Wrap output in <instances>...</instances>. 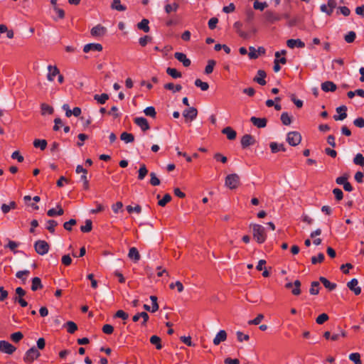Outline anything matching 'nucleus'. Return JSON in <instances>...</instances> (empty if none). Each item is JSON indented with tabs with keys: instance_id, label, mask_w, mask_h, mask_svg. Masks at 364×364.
Listing matches in <instances>:
<instances>
[{
	"instance_id": "23",
	"label": "nucleus",
	"mask_w": 364,
	"mask_h": 364,
	"mask_svg": "<svg viewBox=\"0 0 364 364\" xmlns=\"http://www.w3.org/2000/svg\"><path fill=\"white\" fill-rule=\"evenodd\" d=\"M271 151L273 154L277 153L279 151H285L286 149L283 144H277L276 142H271L269 144Z\"/></svg>"
},
{
	"instance_id": "16",
	"label": "nucleus",
	"mask_w": 364,
	"mask_h": 364,
	"mask_svg": "<svg viewBox=\"0 0 364 364\" xmlns=\"http://www.w3.org/2000/svg\"><path fill=\"white\" fill-rule=\"evenodd\" d=\"M267 76V74L265 73L264 70H259L257 71V75L255 76L254 78H253V81L254 82H256L257 83H258L259 85H266L267 82L266 80H264V78L266 77Z\"/></svg>"
},
{
	"instance_id": "49",
	"label": "nucleus",
	"mask_w": 364,
	"mask_h": 364,
	"mask_svg": "<svg viewBox=\"0 0 364 364\" xmlns=\"http://www.w3.org/2000/svg\"><path fill=\"white\" fill-rule=\"evenodd\" d=\"M236 336L237 341L239 342L248 341L250 340V336L247 334H245L241 331H237Z\"/></svg>"
},
{
	"instance_id": "15",
	"label": "nucleus",
	"mask_w": 364,
	"mask_h": 364,
	"mask_svg": "<svg viewBox=\"0 0 364 364\" xmlns=\"http://www.w3.org/2000/svg\"><path fill=\"white\" fill-rule=\"evenodd\" d=\"M198 114V110L196 108L192 107H190L188 109H186L183 112V116L187 119H190L191 121L193 120Z\"/></svg>"
},
{
	"instance_id": "59",
	"label": "nucleus",
	"mask_w": 364,
	"mask_h": 364,
	"mask_svg": "<svg viewBox=\"0 0 364 364\" xmlns=\"http://www.w3.org/2000/svg\"><path fill=\"white\" fill-rule=\"evenodd\" d=\"M213 157L216 161H220L223 164H225L228 161L227 157L220 153H215Z\"/></svg>"
},
{
	"instance_id": "63",
	"label": "nucleus",
	"mask_w": 364,
	"mask_h": 364,
	"mask_svg": "<svg viewBox=\"0 0 364 364\" xmlns=\"http://www.w3.org/2000/svg\"><path fill=\"white\" fill-rule=\"evenodd\" d=\"M102 331L106 334H111L114 331V328L112 325L105 324L102 327Z\"/></svg>"
},
{
	"instance_id": "32",
	"label": "nucleus",
	"mask_w": 364,
	"mask_h": 364,
	"mask_svg": "<svg viewBox=\"0 0 364 364\" xmlns=\"http://www.w3.org/2000/svg\"><path fill=\"white\" fill-rule=\"evenodd\" d=\"M148 173V169L145 164H141L138 171V179L141 181L143 180Z\"/></svg>"
},
{
	"instance_id": "24",
	"label": "nucleus",
	"mask_w": 364,
	"mask_h": 364,
	"mask_svg": "<svg viewBox=\"0 0 364 364\" xmlns=\"http://www.w3.org/2000/svg\"><path fill=\"white\" fill-rule=\"evenodd\" d=\"M319 281L323 284V286L330 291H332L336 288L335 283H331L326 277H320Z\"/></svg>"
},
{
	"instance_id": "43",
	"label": "nucleus",
	"mask_w": 364,
	"mask_h": 364,
	"mask_svg": "<svg viewBox=\"0 0 364 364\" xmlns=\"http://www.w3.org/2000/svg\"><path fill=\"white\" fill-rule=\"evenodd\" d=\"M166 73L173 78H178L181 77V73L175 68H168Z\"/></svg>"
},
{
	"instance_id": "52",
	"label": "nucleus",
	"mask_w": 364,
	"mask_h": 364,
	"mask_svg": "<svg viewBox=\"0 0 364 364\" xmlns=\"http://www.w3.org/2000/svg\"><path fill=\"white\" fill-rule=\"evenodd\" d=\"M356 37V34L354 31H350L348 34H346L344 37L345 41L348 43H353Z\"/></svg>"
},
{
	"instance_id": "31",
	"label": "nucleus",
	"mask_w": 364,
	"mask_h": 364,
	"mask_svg": "<svg viewBox=\"0 0 364 364\" xmlns=\"http://www.w3.org/2000/svg\"><path fill=\"white\" fill-rule=\"evenodd\" d=\"M120 139L125 143H131L134 141V135L127 132H122L120 135Z\"/></svg>"
},
{
	"instance_id": "28",
	"label": "nucleus",
	"mask_w": 364,
	"mask_h": 364,
	"mask_svg": "<svg viewBox=\"0 0 364 364\" xmlns=\"http://www.w3.org/2000/svg\"><path fill=\"white\" fill-rule=\"evenodd\" d=\"M320 284L319 282L314 281L311 283V288L309 289V293L311 295H317L319 293L320 290Z\"/></svg>"
},
{
	"instance_id": "7",
	"label": "nucleus",
	"mask_w": 364,
	"mask_h": 364,
	"mask_svg": "<svg viewBox=\"0 0 364 364\" xmlns=\"http://www.w3.org/2000/svg\"><path fill=\"white\" fill-rule=\"evenodd\" d=\"M134 122L141 129L143 132H146L150 129L149 122L144 117H136L134 118Z\"/></svg>"
},
{
	"instance_id": "17",
	"label": "nucleus",
	"mask_w": 364,
	"mask_h": 364,
	"mask_svg": "<svg viewBox=\"0 0 364 364\" xmlns=\"http://www.w3.org/2000/svg\"><path fill=\"white\" fill-rule=\"evenodd\" d=\"M91 50L100 52L102 50V46L100 43H88L84 46L83 51L88 53Z\"/></svg>"
},
{
	"instance_id": "34",
	"label": "nucleus",
	"mask_w": 364,
	"mask_h": 364,
	"mask_svg": "<svg viewBox=\"0 0 364 364\" xmlns=\"http://www.w3.org/2000/svg\"><path fill=\"white\" fill-rule=\"evenodd\" d=\"M94 99L97 101V102L100 105H103L106 102V101L109 99V95L106 93H103L102 95H95L94 96Z\"/></svg>"
},
{
	"instance_id": "64",
	"label": "nucleus",
	"mask_w": 364,
	"mask_h": 364,
	"mask_svg": "<svg viewBox=\"0 0 364 364\" xmlns=\"http://www.w3.org/2000/svg\"><path fill=\"white\" fill-rule=\"evenodd\" d=\"M355 126L363 128L364 127V119L363 117H358L353 121Z\"/></svg>"
},
{
	"instance_id": "8",
	"label": "nucleus",
	"mask_w": 364,
	"mask_h": 364,
	"mask_svg": "<svg viewBox=\"0 0 364 364\" xmlns=\"http://www.w3.org/2000/svg\"><path fill=\"white\" fill-rule=\"evenodd\" d=\"M174 57L179 62L182 63L184 67H189L191 65V60L188 58L184 53L176 52L174 53Z\"/></svg>"
},
{
	"instance_id": "6",
	"label": "nucleus",
	"mask_w": 364,
	"mask_h": 364,
	"mask_svg": "<svg viewBox=\"0 0 364 364\" xmlns=\"http://www.w3.org/2000/svg\"><path fill=\"white\" fill-rule=\"evenodd\" d=\"M16 350V347L11 345L10 343L6 341H0V350L1 352L12 354Z\"/></svg>"
},
{
	"instance_id": "57",
	"label": "nucleus",
	"mask_w": 364,
	"mask_h": 364,
	"mask_svg": "<svg viewBox=\"0 0 364 364\" xmlns=\"http://www.w3.org/2000/svg\"><path fill=\"white\" fill-rule=\"evenodd\" d=\"M264 315L262 314H259L253 320H250L248 321V324L250 325H258L263 320Z\"/></svg>"
},
{
	"instance_id": "46",
	"label": "nucleus",
	"mask_w": 364,
	"mask_h": 364,
	"mask_svg": "<svg viewBox=\"0 0 364 364\" xmlns=\"http://www.w3.org/2000/svg\"><path fill=\"white\" fill-rule=\"evenodd\" d=\"M144 113L149 117L152 118H155L156 116V112L155 108L154 107H148L144 110Z\"/></svg>"
},
{
	"instance_id": "1",
	"label": "nucleus",
	"mask_w": 364,
	"mask_h": 364,
	"mask_svg": "<svg viewBox=\"0 0 364 364\" xmlns=\"http://www.w3.org/2000/svg\"><path fill=\"white\" fill-rule=\"evenodd\" d=\"M253 238L259 244L264 242L267 239V234L264 228L259 224H251Z\"/></svg>"
},
{
	"instance_id": "12",
	"label": "nucleus",
	"mask_w": 364,
	"mask_h": 364,
	"mask_svg": "<svg viewBox=\"0 0 364 364\" xmlns=\"http://www.w3.org/2000/svg\"><path fill=\"white\" fill-rule=\"evenodd\" d=\"M358 282L356 279H353L347 283V287L350 290L354 292L355 295L361 293V288L358 286Z\"/></svg>"
},
{
	"instance_id": "42",
	"label": "nucleus",
	"mask_w": 364,
	"mask_h": 364,
	"mask_svg": "<svg viewBox=\"0 0 364 364\" xmlns=\"http://www.w3.org/2000/svg\"><path fill=\"white\" fill-rule=\"evenodd\" d=\"M65 326H67L68 332L70 333H74L77 329V326L73 321H68Z\"/></svg>"
},
{
	"instance_id": "29",
	"label": "nucleus",
	"mask_w": 364,
	"mask_h": 364,
	"mask_svg": "<svg viewBox=\"0 0 364 364\" xmlns=\"http://www.w3.org/2000/svg\"><path fill=\"white\" fill-rule=\"evenodd\" d=\"M43 288L41 280L39 277H34L32 279L31 289L32 291H37Z\"/></svg>"
},
{
	"instance_id": "35",
	"label": "nucleus",
	"mask_w": 364,
	"mask_h": 364,
	"mask_svg": "<svg viewBox=\"0 0 364 364\" xmlns=\"http://www.w3.org/2000/svg\"><path fill=\"white\" fill-rule=\"evenodd\" d=\"M150 342L151 344L155 345L156 349L160 350L162 348V345L161 343V338L158 336H152L150 338Z\"/></svg>"
},
{
	"instance_id": "38",
	"label": "nucleus",
	"mask_w": 364,
	"mask_h": 364,
	"mask_svg": "<svg viewBox=\"0 0 364 364\" xmlns=\"http://www.w3.org/2000/svg\"><path fill=\"white\" fill-rule=\"evenodd\" d=\"M92 220L87 219L85 220V225L80 227V230L82 232H89L92 230Z\"/></svg>"
},
{
	"instance_id": "11",
	"label": "nucleus",
	"mask_w": 364,
	"mask_h": 364,
	"mask_svg": "<svg viewBox=\"0 0 364 364\" xmlns=\"http://www.w3.org/2000/svg\"><path fill=\"white\" fill-rule=\"evenodd\" d=\"M250 122L257 128H264L267 126V119L264 117L258 118L256 117H252L250 118Z\"/></svg>"
},
{
	"instance_id": "40",
	"label": "nucleus",
	"mask_w": 364,
	"mask_h": 364,
	"mask_svg": "<svg viewBox=\"0 0 364 364\" xmlns=\"http://www.w3.org/2000/svg\"><path fill=\"white\" fill-rule=\"evenodd\" d=\"M215 61L214 60H209L208 65L205 68V73L209 75L213 73L214 66L215 65Z\"/></svg>"
},
{
	"instance_id": "27",
	"label": "nucleus",
	"mask_w": 364,
	"mask_h": 364,
	"mask_svg": "<svg viewBox=\"0 0 364 364\" xmlns=\"http://www.w3.org/2000/svg\"><path fill=\"white\" fill-rule=\"evenodd\" d=\"M149 20L146 19V18H144V19L141 20V22H139L137 24V28L139 30H141V31H143L145 33H148L149 31V30H150L149 26Z\"/></svg>"
},
{
	"instance_id": "51",
	"label": "nucleus",
	"mask_w": 364,
	"mask_h": 364,
	"mask_svg": "<svg viewBox=\"0 0 364 364\" xmlns=\"http://www.w3.org/2000/svg\"><path fill=\"white\" fill-rule=\"evenodd\" d=\"M23 335L20 331L14 333L11 335V339L15 343L19 342L23 338Z\"/></svg>"
},
{
	"instance_id": "62",
	"label": "nucleus",
	"mask_w": 364,
	"mask_h": 364,
	"mask_svg": "<svg viewBox=\"0 0 364 364\" xmlns=\"http://www.w3.org/2000/svg\"><path fill=\"white\" fill-rule=\"evenodd\" d=\"M61 262L65 266H69L72 263V259L69 255H65L62 257Z\"/></svg>"
},
{
	"instance_id": "55",
	"label": "nucleus",
	"mask_w": 364,
	"mask_h": 364,
	"mask_svg": "<svg viewBox=\"0 0 364 364\" xmlns=\"http://www.w3.org/2000/svg\"><path fill=\"white\" fill-rule=\"evenodd\" d=\"M178 8V4L176 3H173V4H166L165 6V11L167 14H169L171 11H176Z\"/></svg>"
},
{
	"instance_id": "10",
	"label": "nucleus",
	"mask_w": 364,
	"mask_h": 364,
	"mask_svg": "<svg viewBox=\"0 0 364 364\" xmlns=\"http://www.w3.org/2000/svg\"><path fill=\"white\" fill-rule=\"evenodd\" d=\"M255 142V140L251 134H245L241 139V145L243 149L253 145Z\"/></svg>"
},
{
	"instance_id": "41",
	"label": "nucleus",
	"mask_w": 364,
	"mask_h": 364,
	"mask_svg": "<svg viewBox=\"0 0 364 364\" xmlns=\"http://www.w3.org/2000/svg\"><path fill=\"white\" fill-rule=\"evenodd\" d=\"M164 88L169 90H173V92H179L181 90L182 87L180 85H174L173 83L169 82L164 85Z\"/></svg>"
},
{
	"instance_id": "9",
	"label": "nucleus",
	"mask_w": 364,
	"mask_h": 364,
	"mask_svg": "<svg viewBox=\"0 0 364 364\" xmlns=\"http://www.w3.org/2000/svg\"><path fill=\"white\" fill-rule=\"evenodd\" d=\"M106 33V28L101 26L100 24H98L93 27L90 33L94 37H100L105 34Z\"/></svg>"
},
{
	"instance_id": "37",
	"label": "nucleus",
	"mask_w": 364,
	"mask_h": 364,
	"mask_svg": "<svg viewBox=\"0 0 364 364\" xmlns=\"http://www.w3.org/2000/svg\"><path fill=\"white\" fill-rule=\"evenodd\" d=\"M41 114L43 115L45 114L46 113H48L49 114H51L53 113V108L46 104V103H43L41 104Z\"/></svg>"
},
{
	"instance_id": "21",
	"label": "nucleus",
	"mask_w": 364,
	"mask_h": 364,
	"mask_svg": "<svg viewBox=\"0 0 364 364\" xmlns=\"http://www.w3.org/2000/svg\"><path fill=\"white\" fill-rule=\"evenodd\" d=\"M222 133L227 136L229 140H234L236 138V132L230 127H227L222 130Z\"/></svg>"
},
{
	"instance_id": "26",
	"label": "nucleus",
	"mask_w": 364,
	"mask_h": 364,
	"mask_svg": "<svg viewBox=\"0 0 364 364\" xmlns=\"http://www.w3.org/2000/svg\"><path fill=\"white\" fill-rule=\"evenodd\" d=\"M242 26V24L240 21H237L234 23L233 27L235 29L236 32L240 35V37L243 38H247L248 34L245 32H243L241 31V28Z\"/></svg>"
},
{
	"instance_id": "18",
	"label": "nucleus",
	"mask_w": 364,
	"mask_h": 364,
	"mask_svg": "<svg viewBox=\"0 0 364 364\" xmlns=\"http://www.w3.org/2000/svg\"><path fill=\"white\" fill-rule=\"evenodd\" d=\"M321 89L324 92H334L336 91L337 87L336 85L331 81H326L323 82L321 85Z\"/></svg>"
},
{
	"instance_id": "61",
	"label": "nucleus",
	"mask_w": 364,
	"mask_h": 364,
	"mask_svg": "<svg viewBox=\"0 0 364 364\" xmlns=\"http://www.w3.org/2000/svg\"><path fill=\"white\" fill-rule=\"evenodd\" d=\"M267 6V4L266 2H258V1H255L254 3V9H258V10H260V11H263L266 7Z\"/></svg>"
},
{
	"instance_id": "33",
	"label": "nucleus",
	"mask_w": 364,
	"mask_h": 364,
	"mask_svg": "<svg viewBox=\"0 0 364 364\" xmlns=\"http://www.w3.org/2000/svg\"><path fill=\"white\" fill-rule=\"evenodd\" d=\"M33 146L36 148H40L41 150H44L47 146V141L45 139H35L33 141Z\"/></svg>"
},
{
	"instance_id": "53",
	"label": "nucleus",
	"mask_w": 364,
	"mask_h": 364,
	"mask_svg": "<svg viewBox=\"0 0 364 364\" xmlns=\"http://www.w3.org/2000/svg\"><path fill=\"white\" fill-rule=\"evenodd\" d=\"M58 225V223L54 220H49L48 221V226L46 229L51 233L55 232V227Z\"/></svg>"
},
{
	"instance_id": "4",
	"label": "nucleus",
	"mask_w": 364,
	"mask_h": 364,
	"mask_svg": "<svg viewBox=\"0 0 364 364\" xmlns=\"http://www.w3.org/2000/svg\"><path fill=\"white\" fill-rule=\"evenodd\" d=\"M287 141L289 145L296 146L301 141V135L298 132H290L287 134Z\"/></svg>"
},
{
	"instance_id": "44",
	"label": "nucleus",
	"mask_w": 364,
	"mask_h": 364,
	"mask_svg": "<svg viewBox=\"0 0 364 364\" xmlns=\"http://www.w3.org/2000/svg\"><path fill=\"white\" fill-rule=\"evenodd\" d=\"M353 163L361 166H364V156L361 154H357L353 159Z\"/></svg>"
},
{
	"instance_id": "60",
	"label": "nucleus",
	"mask_w": 364,
	"mask_h": 364,
	"mask_svg": "<svg viewBox=\"0 0 364 364\" xmlns=\"http://www.w3.org/2000/svg\"><path fill=\"white\" fill-rule=\"evenodd\" d=\"M333 193L334 194L335 196V198L337 200H342L343 197V191L339 189V188H334L333 190Z\"/></svg>"
},
{
	"instance_id": "19",
	"label": "nucleus",
	"mask_w": 364,
	"mask_h": 364,
	"mask_svg": "<svg viewBox=\"0 0 364 364\" xmlns=\"http://www.w3.org/2000/svg\"><path fill=\"white\" fill-rule=\"evenodd\" d=\"M264 18L270 23H274L280 20V17L272 11H266L264 13Z\"/></svg>"
},
{
	"instance_id": "14",
	"label": "nucleus",
	"mask_w": 364,
	"mask_h": 364,
	"mask_svg": "<svg viewBox=\"0 0 364 364\" xmlns=\"http://www.w3.org/2000/svg\"><path fill=\"white\" fill-rule=\"evenodd\" d=\"M228 337V334L225 330H220L215 336L213 339V344L218 346L221 342L225 341Z\"/></svg>"
},
{
	"instance_id": "45",
	"label": "nucleus",
	"mask_w": 364,
	"mask_h": 364,
	"mask_svg": "<svg viewBox=\"0 0 364 364\" xmlns=\"http://www.w3.org/2000/svg\"><path fill=\"white\" fill-rule=\"evenodd\" d=\"M349 359L354 362L355 364H362L360 360V355L358 353H353L350 354Z\"/></svg>"
},
{
	"instance_id": "58",
	"label": "nucleus",
	"mask_w": 364,
	"mask_h": 364,
	"mask_svg": "<svg viewBox=\"0 0 364 364\" xmlns=\"http://www.w3.org/2000/svg\"><path fill=\"white\" fill-rule=\"evenodd\" d=\"M76 223H77L76 220H75V219H70L69 221L65 222V223L63 224V228H64L66 230H68V231H71V230H72V228H71V226H72V225H75Z\"/></svg>"
},
{
	"instance_id": "56",
	"label": "nucleus",
	"mask_w": 364,
	"mask_h": 364,
	"mask_svg": "<svg viewBox=\"0 0 364 364\" xmlns=\"http://www.w3.org/2000/svg\"><path fill=\"white\" fill-rule=\"evenodd\" d=\"M328 320V316L325 314V313H323L321 314H320L316 319V322L318 323V324H323L324 322H326V321Z\"/></svg>"
},
{
	"instance_id": "47",
	"label": "nucleus",
	"mask_w": 364,
	"mask_h": 364,
	"mask_svg": "<svg viewBox=\"0 0 364 364\" xmlns=\"http://www.w3.org/2000/svg\"><path fill=\"white\" fill-rule=\"evenodd\" d=\"M281 121L284 125H289L291 123V118L287 112H283L281 115Z\"/></svg>"
},
{
	"instance_id": "39",
	"label": "nucleus",
	"mask_w": 364,
	"mask_h": 364,
	"mask_svg": "<svg viewBox=\"0 0 364 364\" xmlns=\"http://www.w3.org/2000/svg\"><path fill=\"white\" fill-rule=\"evenodd\" d=\"M301 285V283L299 280L294 281V287L291 290L292 294H294L295 296H298L301 294V289H300Z\"/></svg>"
},
{
	"instance_id": "2",
	"label": "nucleus",
	"mask_w": 364,
	"mask_h": 364,
	"mask_svg": "<svg viewBox=\"0 0 364 364\" xmlns=\"http://www.w3.org/2000/svg\"><path fill=\"white\" fill-rule=\"evenodd\" d=\"M240 176L237 173H231L225 177V184L231 190L236 189L240 183Z\"/></svg>"
},
{
	"instance_id": "25",
	"label": "nucleus",
	"mask_w": 364,
	"mask_h": 364,
	"mask_svg": "<svg viewBox=\"0 0 364 364\" xmlns=\"http://www.w3.org/2000/svg\"><path fill=\"white\" fill-rule=\"evenodd\" d=\"M16 206L15 201H11L9 204H2L1 208L4 214H7L11 210L16 208Z\"/></svg>"
},
{
	"instance_id": "22",
	"label": "nucleus",
	"mask_w": 364,
	"mask_h": 364,
	"mask_svg": "<svg viewBox=\"0 0 364 364\" xmlns=\"http://www.w3.org/2000/svg\"><path fill=\"white\" fill-rule=\"evenodd\" d=\"M128 257L134 262H138L141 257L140 254L136 247H131L129 249Z\"/></svg>"
},
{
	"instance_id": "3",
	"label": "nucleus",
	"mask_w": 364,
	"mask_h": 364,
	"mask_svg": "<svg viewBox=\"0 0 364 364\" xmlns=\"http://www.w3.org/2000/svg\"><path fill=\"white\" fill-rule=\"evenodd\" d=\"M40 355V352L35 346H33L26 352L25 355L23 357V360L27 363H31Z\"/></svg>"
},
{
	"instance_id": "50",
	"label": "nucleus",
	"mask_w": 364,
	"mask_h": 364,
	"mask_svg": "<svg viewBox=\"0 0 364 364\" xmlns=\"http://www.w3.org/2000/svg\"><path fill=\"white\" fill-rule=\"evenodd\" d=\"M324 255L323 253H319L317 257H311V263L313 264H316L317 263H321L324 260Z\"/></svg>"
},
{
	"instance_id": "20",
	"label": "nucleus",
	"mask_w": 364,
	"mask_h": 364,
	"mask_svg": "<svg viewBox=\"0 0 364 364\" xmlns=\"http://www.w3.org/2000/svg\"><path fill=\"white\" fill-rule=\"evenodd\" d=\"M287 45L290 48H294V47L298 48H304L305 44L300 39H289L287 41Z\"/></svg>"
},
{
	"instance_id": "30",
	"label": "nucleus",
	"mask_w": 364,
	"mask_h": 364,
	"mask_svg": "<svg viewBox=\"0 0 364 364\" xmlns=\"http://www.w3.org/2000/svg\"><path fill=\"white\" fill-rule=\"evenodd\" d=\"M111 8L119 11H124L126 10V7L121 4V0H113L111 4Z\"/></svg>"
},
{
	"instance_id": "48",
	"label": "nucleus",
	"mask_w": 364,
	"mask_h": 364,
	"mask_svg": "<svg viewBox=\"0 0 364 364\" xmlns=\"http://www.w3.org/2000/svg\"><path fill=\"white\" fill-rule=\"evenodd\" d=\"M171 200V195L168 193H166L164 195V196L163 197V198L161 200H159L158 204H159V205L164 207Z\"/></svg>"
},
{
	"instance_id": "36",
	"label": "nucleus",
	"mask_w": 364,
	"mask_h": 364,
	"mask_svg": "<svg viewBox=\"0 0 364 364\" xmlns=\"http://www.w3.org/2000/svg\"><path fill=\"white\" fill-rule=\"evenodd\" d=\"M195 85L198 87H200L203 91H206L209 88V85L208 82H203L200 79H196L195 80Z\"/></svg>"
},
{
	"instance_id": "5",
	"label": "nucleus",
	"mask_w": 364,
	"mask_h": 364,
	"mask_svg": "<svg viewBox=\"0 0 364 364\" xmlns=\"http://www.w3.org/2000/svg\"><path fill=\"white\" fill-rule=\"evenodd\" d=\"M35 250L41 255H44L49 250V245L44 240H38L34 245Z\"/></svg>"
},
{
	"instance_id": "54",
	"label": "nucleus",
	"mask_w": 364,
	"mask_h": 364,
	"mask_svg": "<svg viewBox=\"0 0 364 364\" xmlns=\"http://www.w3.org/2000/svg\"><path fill=\"white\" fill-rule=\"evenodd\" d=\"M150 177H151V179H150V183L154 186H159L160 184V180L159 179V178L156 176V173H154V172H151L150 173Z\"/></svg>"
},
{
	"instance_id": "13",
	"label": "nucleus",
	"mask_w": 364,
	"mask_h": 364,
	"mask_svg": "<svg viewBox=\"0 0 364 364\" xmlns=\"http://www.w3.org/2000/svg\"><path fill=\"white\" fill-rule=\"evenodd\" d=\"M48 74L47 75V79L50 82H53L54 80V77L59 75L60 70L55 65H48Z\"/></svg>"
}]
</instances>
